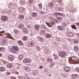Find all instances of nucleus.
Listing matches in <instances>:
<instances>
[{"label":"nucleus","mask_w":79,"mask_h":79,"mask_svg":"<svg viewBox=\"0 0 79 79\" xmlns=\"http://www.w3.org/2000/svg\"><path fill=\"white\" fill-rule=\"evenodd\" d=\"M10 50L12 53H15L19 51V48L16 46H14L13 48H10Z\"/></svg>","instance_id":"nucleus-1"},{"label":"nucleus","mask_w":79,"mask_h":79,"mask_svg":"<svg viewBox=\"0 0 79 79\" xmlns=\"http://www.w3.org/2000/svg\"><path fill=\"white\" fill-rule=\"evenodd\" d=\"M69 62L70 63H75L76 64H77V58L76 57L73 56L72 57L71 59H69Z\"/></svg>","instance_id":"nucleus-2"},{"label":"nucleus","mask_w":79,"mask_h":79,"mask_svg":"<svg viewBox=\"0 0 79 79\" xmlns=\"http://www.w3.org/2000/svg\"><path fill=\"white\" fill-rule=\"evenodd\" d=\"M66 55V52H60L59 53V56L62 58L65 57Z\"/></svg>","instance_id":"nucleus-3"},{"label":"nucleus","mask_w":79,"mask_h":79,"mask_svg":"<svg viewBox=\"0 0 79 79\" xmlns=\"http://www.w3.org/2000/svg\"><path fill=\"white\" fill-rule=\"evenodd\" d=\"M14 58V56L12 55H9L8 56V59L10 61H13Z\"/></svg>","instance_id":"nucleus-4"},{"label":"nucleus","mask_w":79,"mask_h":79,"mask_svg":"<svg viewBox=\"0 0 79 79\" xmlns=\"http://www.w3.org/2000/svg\"><path fill=\"white\" fill-rule=\"evenodd\" d=\"M8 19V18L7 16L5 15L2 16V21H7Z\"/></svg>","instance_id":"nucleus-5"},{"label":"nucleus","mask_w":79,"mask_h":79,"mask_svg":"<svg viewBox=\"0 0 79 79\" xmlns=\"http://www.w3.org/2000/svg\"><path fill=\"white\" fill-rule=\"evenodd\" d=\"M53 15L54 16H58V15H59L60 16H63V13L58 12H54L53 13Z\"/></svg>","instance_id":"nucleus-6"},{"label":"nucleus","mask_w":79,"mask_h":79,"mask_svg":"<svg viewBox=\"0 0 79 79\" xmlns=\"http://www.w3.org/2000/svg\"><path fill=\"white\" fill-rule=\"evenodd\" d=\"M23 61L25 63H31V60L29 59H25L23 60Z\"/></svg>","instance_id":"nucleus-7"},{"label":"nucleus","mask_w":79,"mask_h":79,"mask_svg":"<svg viewBox=\"0 0 79 79\" xmlns=\"http://www.w3.org/2000/svg\"><path fill=\"white\" fill-rule=\"evenodd\" d=\"M28 46L29 47L34 46V43L32 41L29 42L28 43Z\"/></svg>","instance_id":"nucleus-8"},{"label":"nucleus","mask_w":79,"mask_h":79,"mask_svg":"<svg viewBox=\"0 0 79 79\" xmlns=\"http://www.w3.org/2000/svg\"><path fill=\"white\" fill-rule=\"evenodd\" d=\"M46 36L48 38H51L52 37V35L49 33H47L46 34Z\"/></svg>","instance_id":"nucleus-9"},{"label":"nucleus","mask_w":79,"mask_h":79,"mask_svg":"<svg viewBox=\"0 0 79 79\" xmlns=\"http://www.w3.org/2000/svg\"><path fill=\"white\" fill-rule=\"evenodd\" d=\"M64 69L65 72H69L70 70V69L68 67H64Z\"/></svg>","instance_id":"nucleus-10"},{"label":"nucleus","mask_w":79,"mask_h":79,"mask_svg":"<svg viewBox=\"0 0 79 79\" xmlns=\"http://www.w3.org/2000/svg\"><path fill=\"white\" fill-rule=\"evenodd\" d=\"M55 10H56L57 11H63V8L62 7H60L57 9V8L56 7L55 8Z\"/></svg>","instance_id":"nucleus-11"},{"label":"nucleus","mask_w":79,"mask_h":79,"mask_svg":"<svg viewBox=\"0 0 79 79\" xmlns=\"http://www.w3.org/2000/svg\"><path fill=\"white\" fill-rule=\"evenodd\" d=\"M17 27H19L20 29H22L24 27V25L22 23H20L18 26Z\"/></svg>","instance_id":"nucleus-12"},{"label":"nucleus","mask_w":79,"mask_h":79,"mask_svg":"<svg viewBox=\"0 0 79 79\" xmlns=\"http://www.w3.org/2000/svg\"><path fill=\"white\" fill-rule=\"evenodd\" d=\"M19 18L20 20H22L24 18V16L23 15H20L19 16Z\"/></svg>","instance_id":"nucleus-13"},{"label":"nucleus","mask_w":79,"mask_h":79,"mask_svg":"<svg viewBox=\"0 0 79 79\" xmlns=\"http://www.w3.org/2000/svg\"><path fill=\"white\" fill-rule=\"evenodd\" d=\"M24 69L26 70V71H27V72H30V71H31L30 69L27 67H25Z\"/></svg>","instance_id":"nucleus-14"},{"label":"nucleus","mask_w":79,"mask_h":79,"mask_svg":"<svg viewBox=\"0 0 79 79\" xmlns=\"http://www.w3.org/2000/svg\"><path fill=\"white\" fill-rule=\"evenodd\" d=\"M35 28L36 31H39L40 26L39 25H36L35 26Z\"/></svg>","instance_id":"nucleus-15"},{"label":"nucleus","mask_w":79,"mask_h":79,"mask_svg":"<svg viewBox=\"0 0 79 79\" xmlns=\"http://www.w3.org/2000/svg\"><path fill=\"white\" fill-rule=\"evenodd\" d=\"M23 31L25 34H27L28 32L27 29L25 28H23Z\"/></svg>","instance_id":"nucleus-16"},{"label":"nucleus","mask_w":79,"mask_h":79,"mask_svg":"<svg viewBox=\"0 0 79 79\" xmlns=\"http://www.w3.org/2000/svg\"><path fill=\"white\" fill-rule=\"evenodd\" d=\"M45 33H46V32H45V31L44 30H42L40 32V34L42 35H45Z\"/></svg>","instance_id":"nucleus-17"},{"label":"nucleus","mask_w":79,"mask_h":79,"mask_svg":"<svg viewBox=\"0 0 79 79\" xmlns=\"http://www.w3.org/2000/svg\"><path fill=\"white\" fill-rule=\"evenodd\" d=\"M57 28L59 30H60V31H62L64 29V27H63L61 26H59Z\"/></svg>","instance_id":"nucleus-18"},{"label":"nucleus","mask_w":79,"mask_h":79,"mask_svg":"<svg viewBox=\"0 0 79 79\" xmlns=\"http://www.w3.org/2000/svg\"><path fill=\"white\" fill-rule=\"evenodd\" d=\"M19 11L20 12H23L24 11V8L23 7L20 8L19 9Z\"/></svg>","instance_id":"nucleus-19"},{"label":"nucleus","mask_w":79,"mask_h":79,"mask_svg":"<svg viewBox=\"0 0 79 79\" xmlns=\"http://www.w3.org/2000/svg\"><path fill=\"white\" fill-rule=\"evenodd\" d=\"M74 49L75 51H76V52H77L79 51V48H78L77 46H74Z\"/></svg>","instance_id":"nucleus-20"},{"label":"nucleus","mask_w":79,"mask_h":79,"mask_svg":"<svg viewBox=\"0 0 79 79\" xmlns=\"http://www.w3.org/2000/svg\"><path fill=\"white\" fill-rule=\"evenodd\" d=\"M27 37L26 36H24L22 38V40L24 41H26L27 40Z\"/></svg>","instance_id":"nucleus-21"},{"label":"nucleus","mask_w":79,"mask_h":79,"mask_svg":"<svg viewBox=\"0 0 79 79\" xmlns=\"http://www.w3.org/2000/svg\"><path fill=\"white\" fill-rule=\"evenodd\" d=\"M5 70V68L4 67H2L0 68V71L1 72H3Z\"/></svg>","instance_id":"nucleus-22"},{"label":"nucleus","mask_w":79,"mask_h":79,"mask_svg":"<svg viewBox=\"0 0 79 79\" xmlns=\"http://www.w3.org/2000/svg\"><path fill=\"white\" fill-rule=\"evenodd\" d=\"M32 15L33 17H35L37 15V14L35 12H33L32 13Z\"/></svg>","instance_id":"nucleus-23"},{"label":"nucleus","mask_w":79,"mask_h":79,"mask_svg":"<svg viewBox=\"0 0 79 79\" xmlns=\"http://www.w3.org/2000/svg\"><path fill=\"white\" fill-rule=\"evenodd\" d=\"M71 27H72V28L73 29H74L75 30H76V29H77V28H76V25H72Z\"/></svg>","instance_id":"nucleus-24"},{"label":"nucleus","mask_w":79,"mask_h":79,"mask_svg":"<svg viewBox=\"0 0 79 79\" xmlns=\"http://www.w3.org/2000/svg\"><path fill=\"white\" fill-rule=\"evenodd\" d=\"M39 40L40 42H43V41H44V39H43L42 37H39Z\"/></svg>","instance_id":"nucleus-25"},{"label":"nucleus","mask_w":79,"mask_h":79,"mask_svg":"<svg viewBox=\"0 0 79 79\" xmlns=\"http://www.w3.org/2000/svg\"><path fill=\"white\" fill-rule=\"evenodd\" d=\"M67 35L68 36H69V37H71L72 36H73V33H72L71 32H69L68 33Z\"/></svg>","instance_id":"nucleus-26"},{"label":"nucleus","mask_w":79,"mask_h":79,"mask_svg":"<svg viewBox=\"0 0 79 79\" xmlns=\"http://www.w3.org/2000/svg\"><path fill=\"white\" fill-rule=\"evenodd\" d=\"M47 60L48 61H49V62H52V59L50 57H48L47 59Z\"/></svg>","instance_id":"nucleus-27"},{"label":"nucleus","mask_w":79,"mask_h":79,"mask_svg":"<svg viewBox=\"0 0 79 79\" xmlns=\"http://www.w3.org/2000/svg\"><path fill=\"white\" fill-rule=\"evenodd\" d=\"M55 64H54V63L52 62L50 64L49 67L50 68H51L54 66Z\"/></svg>","instance_id":"nucleus-28"},{"label":"nucleus","mask_w":79,"mask_h":79,"mask_svg":"<svg viewBox=\"0 0 79 79\" xmlns=\"http://www.w3.org/2000/svg\"><path fill=\"white\" fill-rule=\"evenodd\" d=\"M23 55H20L19 56V60H21L23 58Z\"/></svg>","instance_id":"nucleus-29"},{"label":"nucleus","mask_w":79,"mask_h":79,"mask_svg":"<svg viewBox=\"0 0 79 79\" xmlns=\"http://www.w3.org/2000/svg\"><path fill=\"white\" fill-rule=\"evenodd\" d=\"M50 23L52 25H54V24H55V20H51Z\"/></svg>","instance_id":"nucleus-30"},{"label":"nucleus","mask_w":79,"mask_h":79,"mask_svg":"<svg viewBox=\"0 0 79 79\" xmlns=\"http://www.w3.org/2000/svg\"><path fill=\"white\" fill-rule=\"evenodd\" d=\"M53 56L54 57L55 60H56L57 59H58V56L56 55L53 54Z\"/></svg>","instance_id":"nucleus-31"},{"label":"nucleus","mask_w":79,"mask_h":79,"mask_svg":"<svg viewBox=\"0 0 79 79\" xmlns=\"http://www.w3.org/2000/svg\"><path fill=\"white\" fill-rule=\"evenodd\" d=\"M57 2L59 3H60V6H61L62 5V1L61 0H58Z\"/></svg>","instance_id":"nucleus-32"},{"label":"nucleus","mask_w":79,"mask_h":79,"mask_svg":"<svg viewBox=\"0 0 79 79\" xmlns=\"http://www.w3.org/2000/svg\"><path fill=\"white\" fill-rule=\"evenodd\" d=\"M18 44H19V45H23V42H22V41H21V40L18 41Z\"/></svg>","instance_id":"nucleus-33"},{"label":"nucleus","mask_w":79,"mask_h":79,"mask_svg":"<svg viewBox=\"0 0 79 79\" xmlns=\"http://www.w3.org/2000/svg\"><path fill=\"white\" fill-rule=\"evenodd\" d=\"M12 66H13L12 64H8L7 65L8 68H11L12 67Z\"/></svg>","instance_id":"nucleus-34"},{"label":"nucleus","mask_w":79,"mask_h":79,"mask_svg":"<svg viewBox=\"0 0 79 79\" xmlns=\"http://www.w3.org/2000/svg\"><path fill=\"white\" fill-rule=\"evenodd\" d=\"M69 11L70 13H71V14H73V13H74V11L73 10V9L70 10Z\"/></svg>","instance_id":"nucleus-35"},{"label":"nucleus","mask_w":79,"mask_h":79,"mask_svg":"<svg viewBox=\"0 0 79 79\" xmlns=\"http://www.w3.org/2000/svg\"><path fill=\"white\" fill-rule=\"evenodd\" d=\"M49 6L50 7H52L53 6V3H51L49 4Z\"/></svg>","instance_id":"nucleus-36"},{"label":"nucleus","mask_w":79,"mask_h":79,"mask_svg":"<svg viewBox=\"0 0 79 79\" xmlns=\"http://www.w3.org/2000/svg\"><path fill=\"white\" fill-rule=\"evenodd\" d=\"M2 41L3 42V43L4 44H6L7 42V41H6V39H4L2 40Z\"/></svg>","instance_id":"nucleus-37"},{"label":"nucleus","mask_w":79,"mask_h":79,"mask_svg":"<svg viewBox=\"0 0 79 79\" xmlns=\"http://www.w3.org/2000/svg\"><path fill=\"white\" fill-rule=\"evenodd\" d=\"M38 6L40 7V8H42V3L38 4Z\"/></svg>","instance_id":"nucleus-38"},{"label":"nucleus","mask_w":79,"mask_h":79,"mask_svg":"<svg viewBox=\"0 0 79 79\" xmlns=\"http://www.w3.org/2000/svg\"><path fill=\"white\" fill-rule=\"evenodd\" d=\"M5 50V48H4L1 47L0 48V52H3Z\"/></svg>","instance_id":"nucleus-39"},{"label":"nucleus","mask_w":79,"mask_h":79,"mask_svg":"<svg viewBox=\"0 0 79 79\" xmlns=\"http://www.w3.org/2000/svg\"><path fill=\"white\" fill-rule=\"evenodd\" d=\"M73 42L74 44H77L78 43V40H75L73 41Z\"/></svg>","instance_id":"nucleus-40"},{"label":"nucleus","mask_w":79,"mask_h":79,"mask_svg":"<svg viewBox=\"0 0 79 79\" xmlns=\"http://www.w3.org/2000/svg\"><path fill=\"white\" fill-rule=\"evenodd\" d=\"M66 74L64 73L62 74L61 76L63 77H66Z\"/></svg>","instance_id":"nucleus-41"},{"label":"nucleus","mask_w":79,"mask_h":79,"mask_svg":"<svg viewBox=\"0 0 79 79\" xmlns=\"http://www.w3.org/2000/svg\"><path fill=\"white\" fill-rule=\"evenodd\" d=\"M57 19L58 20H61V19H62V18L61 17H57Z\"/></svg>","instance_id":"nucleus-42"},{"label":"nucleus","mask_w":79,"mask_h":79,"mask_svg":"<svg viewBox=\"0 0 79 79\" xmlns=\"http://www.w3.org/2000/svg\"><path fill=\"white\" fill-rule=\"evenodd\" d=\"M37 49L38 51H40L41 50L40 48V47L39 46H37Z\"/></svg>","instance_id":"nucleus-43"},{"label":"nucleus","mask_w":79,"mask_h":79,"mask_svg":"<svg viewBox=\"0 0 79 79\" xmlns=\"http://www.w3.org/2000/svg\"><path fill=\"white\" fill-rule=\"evenodd\" d=\"M32 0H30L28 1V3H29L30 4H32Z\"/></svg>","instance_id":"nucleus-44"},{"label":"nucleus","mask_w":79,"mask_h":79,"mask_svg":"<svg viewBox=\"0 0 79 79\" xmlns=\"http://www.w3.org/2000/svg\"><path fill=\"white\" fill-rule=\"evenodd\" d=\"M43 29H44V30H46V29H47V28L44 25L43 26Z\"/></svg>","instance_id":"nucleus-45"},{"label":"nucleus","mask_w":79,"mask_h":79,"mask_svg":"<svg viewBox=\"0 0 79 79\" xmlns=\"http://www.w3.org/2000/svg\"><path fill=\"white\" fill-rule=\"evenodd\" d=\"M62 25L64 26H67V24H66V23H62Z\"/></svg>","instance_id":"nucleus-46"},{"label":"nucleus","mask_w":79,"mask_h":79,"mask_svg":"<svg viewBox=\"0 0 79 79\" xmlns=\"http://www.w3.org/2000/svg\"><path fill=\"white\" fill-rule=\"evenodd\" d=\"M40 14H41V15H43V14H44V12L43 11H40Z\"/></svg>","instance_id":"nucleus-47"},{"label":"nucleus","mask_w":79,"mask_h":79,"mask_svg":"<svg viewBox=\"0 0 79 79\" xmlns=\"http://www.w3.org/2000/svg\"><path fill=\"white\" fill-rule=\"evenodd\" d=\"M44 72L45 73H47L48 72V70L47 69H44Z\"/></svg>","instance_id":"nucleus-48"},{"label":"nucleus","mask_w":79,"mask_h":79,"mask_svg":"<svg viewBox=\"0 0 79 79\" xmlns=\"http://www.w3.org/2000/svg\"><path fill=\"white\" fill-rule=\"evenodd\" d=\"M73 76H74L75 77H78V75L76 74H74L73 75Z\"/></svg>","instance_id":"nucleus-49"},{"label":"nucleus","mask_w":79,"mask_h":79,"mask_svg":"<svg viewBox=\"0 0 79 79\" xmlns=\"http://www.w3.org/2000/svg\"><path fill=\"white\" fill-rule=\"evenodd\" d=\"M27 27L28 29H30V28L31 27V25H28L27 26Z\"/></svg>","instance_id":"nucleus-50"},{"label":"nucleus","mask_w":79,"mask_h":79,"mask_svg":"<svg viewBox=\"0 0 79 79\" xmlns=\"http://www.w3.org/2000/svg\"><path fill=\"white\" fill-rule=\"evenodd\" d=\"M42 49H43V50H45V49H46V48H45V47L44 46L42 47Z\"/></svg>","instance_id":"nucleus-51"},{"label":"nucleus","mask_w":79,"mask_h":79,"mask_svg":"<svg viewBox=\"0 0 79 79\" xmlns=\"http://www.w3.org/2000/svg\"><path fill=\"white\" fill-rule=\"evenodd\" d=\"M11 79H16V78L15 77H12L11 78Z\"/></svg>","instance_id":"nucleus-52"},{"label":"nucleus","mask_w":79,"mask_h":79,"mask_svg":"<svg viewBox=\"0 0 79 79\" xmlns=\"http://www.w3.org/2000/svg\"><path fill=\"white\" fill-rule=\"evenodd\" d=\"M40 69H42V68H43V66L41 65L39 67Z\"/></svg>","instance_id":"nucleus-53"},{"label":"nucleus","mask_w":79,"mask_h":79,"mask_svg":"<svg viewBox=\"0 0 79 79\" xmlns=\"http://www.w3.org/2000/svg\"><path fill=\"white\" fill-rule=\"evenodd\" d=\"M76 24L79 27V23H76Z\"/></svg>","instance_id":"nucleus-54"},{"label":"nucleus","mask_w":79,"mask_h":79,"mask_svg":"<svg viewBox=\"0 0 79 79\" xmlns=\"http://www.w3.org/2000/svg\"><path fill=\"white\" fill-rule=\"evenodd\" d=\"M19 68H20V67H19V66H17V69H19Z\"/></svg>","instance_id":"nucleus-55"},{"label":"nucleus","mask_w":79,"mask_h":79,"mask_svg":"<svg viewBox=\"0 0 79 79\" xmlns=\"http://www.w3.org/2000/svg\"><path fill=\"white\" fill-rule=\"evenodd\" d=\"M4 33H5V31H1V33H2V34H3Z\"/></svg>","instance_id":"nucleus-56"},{"label":"nucleus","mask_w":79,"mask_h":79,"mask_svg":"<svg viewBox=\"0 0 79 79\" xmlns=\"http://www.w3.org/2000/svg\"><path fill=\"white\" fill-rule=\"evenodd\" d=\"M76 11V8H75L73 9V11H74V12H75V11Z\"/></svg>","instance_id":"nucleus-57"},{"label":"nucleus","mask_w":79,"mask_h":79,"mask_svg":"<svg viewBox=\"0 0 79 79\" xmlns=\"http://www.w3.org/2000/svg\"><path fill=\"white\" fill-rule=\"evenodd\" d=\"M76 70H77V71L79 72V69H76Z\"/></svg>","instance_id":"nucleus-58"},{"label":"nucleus","mask_w":79,"mask_h":79,"mask_svg":"<svg viewBox=\"0 0 79 79\" xmlns=\"http://www.w3.org/2000/svg\"><path fill=\"white\" fill-rule=\"evenodd\" d=\"M49 18L50 19H52V17H49Z\"/></svg>","instance_id":"nucleus-59"},{"label":"nucleus","mask_w":79,"mask_h":79,"mask_svg":"<svg viewBox=\"0 0 79 79\" xmlns=\"http://www.w3.org/2000/svg\"><path fill=\"white\" fill-rule=\"evenodd\" d=\"M14 32H15V33H16V32H17V31H16V30H14Z\"/></svg>","instance_id":"nucleus-60"},{"label":"nucleus","mask_w":79,"mask_h":79,"mask_svg":"<svg viewBox=\"0 0 79 79\" xmlns=\"http://www.w3.org/2000/svg\"><path fill=\"white\" fill-rule=\"evenodd\" d=\"M0 56H2V54L0 53Z\"/></svg>","instance_id":"nucleus-61"},{"label":"nucleus","mask_w":79,"mask_h":79,"mask_svg":"<svg viewBox=\"0 0 79 79\" xmlns=\"http://www.w3.org/2000/svg\"><path fill=\"white\" fill-rule=\"evenodd\" d=\"M27 79H31V78H27Z\"/></svg>","instance_id":"nucleus-62"},{"label":"nucleus","mask_w":79,"mask_h":79,"mask_svg":"<svg viewBox=\"0 0 79 79\" xmlns=\"http://www.w3.org/2000/svg\"><path fill=\"white\" fill-rule=\"evenodd\" d=\"M49 76H51V75H50V74L49 75Z\"/></svg>","instance_id":"nucleus-63"},{"label":"nucleus","mask_w":79,"mask_h":79,"mask_svg":"<svg viewBox=\"0 0 79 79\" xmlns=\"http://www.w3.org/2000/svg\"><path fill=\"white\" fill-rule=\"evenodd\" d=\"M46 24H47V23H46Z\"/></svg>","instance_id":"nucleus-64"}]
</instances>
